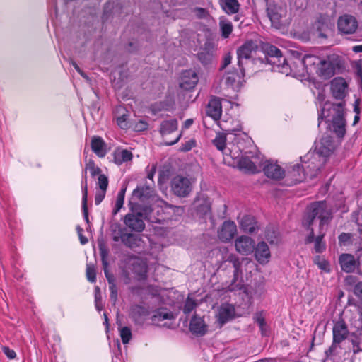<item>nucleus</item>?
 Wrapping results in <instances>:
<instances>
[{
  "label": "nucleus",
  "mask_w": 362,
  "mask_h": 362,
  "mask_svg": "<svg viewBox=\"0 0 362 362\" xmlns=\"http://www.w3.org/2000/svg\"><path fill=\"white\" fill-rule=\"evenodd\" d=\"M299 62L303 66V71L305 70L308 74H313L322 63V58L313 54H305Z\"/></svg>",
  "instance_id": "obj_14"
},
{
  "label": "nucleus",
  "mask_w": 362,
  "mask_h": 362,
  "mask_svg": "<svg viewBox=\"0 0 362 362\" xmlns=\"http://www.w3.org/2000/svg\"><path fill=\"white\" fill-rule=\"evenodd\" d=\"M235 308L229 303L222 304L218 310V322L223 325L235 317Z\"/></svg>",
  "instance_id": "obj_19"
},
{
  "label": "nucleus",
  "mask_w": 362,
  "mask_h": 362,
  "mask_svg": "<svg viewBox=\"0 0 362 362\" xmlns=\"http://www.w3.org/2000/svg\"><path fill=\"white\" fill-rule=\"evenodd\" d=\"M228 261L231 262L233 264V266L234 267V272H233V279L231 282V284L228 286V289L230 291L239 290L241 288V286L239 284H235V282L239 276L242 274V269H241V262L239 260V258L237 257L235 255H230L228 258Z\"/></svg>",
  "instance_id": "obj_24"
},
{
  "label": "nucleus",
  "mask_w": 362,
  "mask_h": 362,
  "mask_svg": "<svg viewBox=\"0 0 362 362\" xmlns=\"http://www.w3.org/2000/svg\"><path fill=\"white\" fill-rule=\"evenodd\" d=\"M197 215L202 218L211 216V202L204 195L197 197L194 201Z\"/></svg>",
  "instance_id": "obj_18"
},
{
  "label": "nucleus",
  "mask_w": 362,
  "mask_h": 362,
  "mask_svg": "<svg viewBox=\"0 0 362 362\" xmlns=\"http://www.w3.org/2000/svg\"><path fill=\"white\" fill-rule=\"evenodd\" d=\"M89 170L92 177H95L96 175L99 176V175H101L100 174V173H101L100 168L99 167L95 166V165L93 160H89V162L86 164V168L84 171V180L82 181L81 187L83 185H84L85 181L86 180L87 181V177H86V173H87L86 170Z\"/></svg>",
  "instance_id": "obj_47"
},
{
  "label": "nucleus",
  "mask_w": 362,
  "mask_h": 362,
  "mask_svg": "<svg viewBox=\"0 0 362 362\" xmlns=\"http://www.w3.org/2000/svg\"><path fill=\"white\" fill-rule=\"evenodd\" d=\"M287 179L290 178L291 185L302 182L305 179V171L303 167L300 164L294 165L291 170H289L287 173Z\"/></svg>",
  "instance_id": "obj_30"
},
{
  "label": "nucleus",
  "mask_w": 362,
  "mask_h": 362,
  "mask_svg": "<svg viewBox=\"0 0 362 362\" xmlns=\"http://www.w3.org/2000/svg\"><path fill=\"white\" fill-rule=\"evenodd\" d=\"M189 330L197 336H204L208 331V327L204 320V317L194 315L189 323Z\"/></svg>",
  "instance_id": "obj_23"
},
{
  "label": "nucleus",
  "mask_w": 362,
  "mask_h": 362,
  "mask_svg": "<svg viewBox=\"0 0 362 362\" xmlns=\"http://www.w3.org/2000/svg\"><path fill=\"white\" fill-rule=\"evenodd\" d=\"M103 268L105 276L107 280L109 286L116 285L115 277L113 274H112L109 272L108 266H106L105 267H103Z\"/></svg>",
  "instance_id": "obj_58"
},
{
  "label": "nucleus",
  "mask_w": 362,
  "mask_h": 362,
  "mask_svg": "<svg viewBox=\"0 0 362 362\" xmlns=\"http://www.w3.org/2000/svg\"><path fill=\"white\" fill-rule=\"evenodd\" d=\"M173 318L174 316L173 313L165 308L157 309L151 317V319L154 322H159L164 320H171Z\"/></svg>",
  "instance_id": "obj_38"
},
{
  "label": "nucleus",
  "mask_w": 362,
  "mask_h": 362,
  "mask_svg": "<svg viewBox=\"0 0 362 362\" xmlns=\"http://www.w3.org/2000/svg\"><path fill=\"white\" fill-rule=\"evenodd\" d=\"M351 325H353L357 331L362 330V309L359 310V317L358 320H354Z\"/></svg>",
  "instance_id": "obj_64"
},
{
  "label": "nucleus",
  "mask_w": 362,
  "mask_h": 362,
  "mask_svg": "<svg viewBox=\"0 0 362 362\" xmlns=\"http://www.w3.org/2000/svg\"><path fill=\"white\" fill-rule=\"evenodd\" d=\"M130 315L135 320H137L140 317L148 315V310L144 306L135 305L132 308Z\"/></svg>",
  "instance_id": "obj_46"
},
{
  "label": "nucleus",
  "mask_w": 362,
  "mask_h": 362,
  "mask_svg": "<svg viewBox=\"0 0 362 362\" xmlns=\"http://www.w3.org/2000/svg\"><path fill=\"white\" fill-rule=\"evenodd\" d=\"M335 148L333 138L329 135L323 136L319 141L315 143V150L313 153H308L305 158L308 160H313V170H320L326 163L327 158L332 153Z\"/></svg>",
  "instance_id": "obj_2"
},
{
  "label": "nucleus",
  "mask_w": 362,
  "mask_h": 362,
  "mask_svg": "<svg viewBox=\"0 0 362 362\" xmlns=\"http://www.w3.org/2000/svg\"><path fill=\"white\" fill-rule=\"evenodd\" d=\"M360 242L358 243V237L356 234L349 233H341L339 237V245L340 246H349L355 245L358 251H362V229L358 230Z\"/></svg>",
  "instance_id": "obj_13"
},
{
  "label": "nucleus",
  "mask_w": 362,
  "mask_h": 362,
  "mask_svg": "<svg viewBox=\"0 0 362 362\" xmlns=\"http://www.w3.org/2000/svg\"><path fill=\"white\" fill-rule=\"evenodd\" d=\"M222 8L228 14H234L239 11L240 4L238 0H223Z\"/></svg>",
  "instance_id": "obj_41"
},
{
  "label": "nucleus",
  "mask_w": 362,
  "mask_h": 362,
  "mask_svg": "<svg viewBox=\"0 0 362 362\" xmlns=\"http://www.w3.org/2000/svg\"><path fill=\"white\" fill-rule=\"evenodd\" d=\"M88 184L86 180L84 185L82 186V211L86 223L89 224L88 211Z\"/></svg>",
  "instance_id": "obj_42"
},
{
  "label": "nucleus",
  "mask_w": 362,
  "mask_h": 362,
  "mask_svg": "<svg viewBox=\"0 0 362 362\" xmlns=\"http://www.w3.org/2000/svg\"><path fill=\"white\" fill-rule=\"evenodd\" d=\"M178 127V121L176 119L163 120L160 125L159 132L162 136L176 131Z\"/></svg>",
  "instance_id": "obj_34"
},
{
  "label": "nucleus",
  "mask_w": 362,
  "mask_h": 362,
  "mask_svg": "<svg viewBox=\"0 0 362 362\" xmlns=\"http://www.w3.org/2000/svg\"><path fill=\"white\" fill-rule=\"evenodd\" d=\"M124 222L128 228L134 231L141 232L145 228L143 214L141 212L127 214L124 216Z\"/></svg>",
  "instance_id": "obj_12"
},
{
  "label": "nucleus",
  "mask_w": 362,
  "mask_h": 362,
  "mask_svg": "<svg viewBox=\"0 0 362 362\" xmlns=\"http://www.w3.org/2000/svg\"><path fill=\"white\" fill-rule=\"evenodd\" d=\"M235 247L238 252L244 255H247L253 252L255 249V243L251 238L242 235L236 239Z\"/></svg>",
  "instance_id": "obj_16"
},
{
  "label": "nucleus",
  "mask_w": 362,
  "mask_h": 362,
  "mask_svg": "<svg viewBox=\"0 0 362 362\" xmlns=\"http://www.w3.org/2000/svg\"><path fill=\"white\" fill-rule=\"evenodd\" d=\"M233 120L231 119L230 121H228V119H225L224 118H221L218 121V126L223 131V132L226 134H235L237 132H240L241 130L240 125L235 122V125H233Z\"/></svg>",
  "instance_id": "obj_33"
},
{
  "label": "nucleus",
  "mask_w": 362,
  "mask_h": 362,
  "mask_svg": "<svg viewBox=\"0 0 362 362\" xmlns=\"http://www.w3.org/2000/svg\"><path fill=\"white\" fill-rule=\"evenodd\" d=\"M339 262L341 269L345 272L351 273L356 269L357 261H356L354 256L351 254L341 255Z\"/></svg>",
  "instance_id": "obj_26"
},
{
  "label": "nucleus",
  "mask_w": 362,
  "mask_h": 362,
  "mask_svg": "<svg viewBox=\"0 0 362 362\" xmlns=\"http://www.w3.org/2000/svg\"><path fill=\"white\" fill-rule=\"evenodd\" d=\"M314 263L317 264L320 269L327 272H329V262L325 259H322L320 256L317 255L315 257Z\"/></svg>",
  "instance_id": "obj_53"
},
{
  "label": "nucleus",
  "mask_w": 362,
  "mask_h": 362,
  "mask_svg": "<svg viewBox=\"0 0 362 362\" xmlns=\"http://www.w3.org/2000/svg\"><path fill=\"white\" fill-rule=\"evenodd\" d=\"M129 269L139 279H144L146 277L148 266L142 259L133 257L129 259Z\"/></svg>",
  "instance_id": "obj_11"
},
{
  "label": "nucleus",
  "mask_w": 362,
  "mask_h": 362,
  "mask_svg": "<svg viewBox=\"0 0 362 362\" xmlns=\"http://www.w3.org/2000/svg\"><path fill=\"white\" fill-rule=\"evenodd\" d=\"M240 226L244 232L250 234L253 233L257 228L255 220L251 216H244L240 221Z\"/></svg>",
  "instance_id": "obj_36"
},
{
  "label": "nucleus",
  "mask_w": 362,
  "mask_h": 362,
  "mask_svg": "<svg viewBox=\"0 0 362 362\" xmlns=\"http://www.w3.org/2000/svg\"><path fill=\"white\" fill-rule=\"evenodd\" d=\"M194 183V179L182 175H177L170 180V192L179 198L188 197L192 191Z\"/></svg>",
  "instance_id": "obj_3"
},
{
  "label": "nucleus",
  "mask_w": 362,
  "mask_h": 362,
  "mask_svg": "<svg viewBox=\"0 0 362 362\" xmlns=\"http://www.w3.org/2000/svg\"><path fill=\"white\" fill-rule=\"evenodd\" d=\"M197 82V74L194 71L189 70L183 73L180 86L185 89H190L194 88Z\"/></svg>",
  "instance_id": "obj_31"
},
{
  "label": "nucleus",
  "mask_w": 362,
  "mask_h": 362,
  "mask_svg": "<svg viewBox=\"0 0 362 362\" xmlns=\"http://www.w3.org/2000/svg\"><path fill=\"white\" fill-rule=\"evenodd\" d=\"M337 25L341 33L344 34H351L356 30L358 22L355 17L346 14L339 18Z\"/></svg>",
  "instance_id": "obj_10"
},
{
  "label": "nucleus",
  "mask_w": 362,
  "mask_h": 362,
  "mask_svg": "<svg viewBox=\"0 0 362 362\" xmlns=\"http://www.w3.org/2000/svg\"><path fill=\"white\" fill-rule=\"evenodd\" d=\"M265 175L273 180H280L284 176V170L276 163L267 160L263 167Z\"/></svg>",
  "instance_id": "obj_20"
},
{
  "label": "nucleus",
  "mask_w": 362,
  "mask_h": 362,
  "mask_svg": "<svg viewBox=\"0 0 362 362\" xmlns=\"http://www.w3.org/2000/svg\"><path fill=\"white\" fill-rule=\"evenodd\" d=\"M109 289L110 291V300L112 302L113 304H115V303L117 300V295H118L117 285L109 286Z\"/></svg>",
  "instance_id": "obj_61"
},
{
  "label": "nucleus",
  "mask_w": 362,
  "mask_h": 362,
  "mask_svg": "<svg viewBox=\"0 0 362 362\" xmlns=\"http://www.w3.org/2000/svg\"><path fill=\"white\" fill-rule=\"evenodd\" d=\"M214 52L213 43L207 41L197 54V59L202 64L208 65L211 63L214 59Z\"/></svg>",
  "instance_id": "obj_17"
},
{
  "label": "nucleus",
  "mask_w": 362,
  "mask_h": 362,
  "mask_svg": "<svg viewBox=\"0 0 362 362\" xmlns=\"http://www.w3.org/2000/svg\"><path fill=\"white\" fill-rule=\"evenodd\" d=\"M117 114L119 115L117 116V125L122 129H127L130 127L129 123L128 122V116L127 110H126L123 107H118L117 108Z\"/></svg>",
  "instance_id": "obj_37"
},
{
  "label": "nucleus",
  "mask_w": 362,
  "mask_h": 362,
  "mask_svg": "<svg viewBox=\"0 0 362 362\" xmlns=\"http://www.w3.org/2000/svg\"><path fill=\"white\" fill-rule=\"evenodd\" d=\"M253 251H255V256L257 260L260 264H264L268 262V259L270 257V251L266 243L263 241L259 243Z\"/></svg>",
  "instance_id": "obj_29"
},
{
  "label": "nucleus",
  "mask_w": 362,
  "mask_h": 362,
  "mask_svg": "<svg viewBox=\"0 0 362 362\" xmlns=\"http://www.w3.org/2000/svg\"><path fill=\"white\" fill-rule=\"evenodd\" d=\"M219 26L221 31V35L224 38L229 37L233 31V25L230 21L227 20L225 17L220 18Z\"/></svg>",
  "instance_id": "obj_44"
},
{
  "label": "nucleus",
  "mask_w": 362,
  "mask_h": 362,
  "mask_svg": "<svg viewBox=\"0 0 362 362\" xmlns=\"http://www.w3.org/2000/svg\"><path fill=\"white\" fill-rule=\"evenodd\" d=\"M90 146L98 156L103 158L106 155L105 143L101 137L94 136L91 139Z\"/></svg>",
  "instance_id": "obj_32"
},
{
  "label": "nucleus",
  "mask_w": 362,
  "mask_h": 362,
  "mask_svg": "<svg viewBox=\"0 0 362 362\" xmlns=\"http://www.w3.org/2000/svg\"><path fill=\"white\" fill-rule=\"evenodd\" d=\"M332 217V211L325 201L315 202L306 209L302 225L309 234L305 243H314L316 253H322L326 249V243L322 240L325 235L324 228L329 223Z\"/></svg>",
  "instance_id": "obj_1"
},
{
  "label": "nucleus",
  "mask_w": 362,
  "mask_h": 362,
  "mask_svg": "<svg viewBox=\"0 0 362 362\" xmlns=\"http://www.w3.org/2000/svg\"><path fill=\"white\" fill-rule=\"evenodd\" d=\"M257 46L252 41H247L237 49L238 65L241 70L242 75H245L244 65L247 64L252 53L255 52Z\"/></svg>",
  "instance_id": "obj_6"
},
{
  "label": "nucleus",
  "mask_w": 362,
  "mask_h": 362,
  "mask_svg": "<svg viewBox=\"0 0 362 362\" xmlns=\"http://www.w3.org/2000/svg\"><path fill=\"white\" fill-rule=\"evenodd\" d=\"M337 65L334 56L322 58V63L317 66L315 74L323 79H329L335 74Z\"/></svg>",
  "instance_id": "obj_7"
},
{
  "label": "nucleus",
  "mask_w": 362,
  "mask_h": 362,
  "mask_svg": "<svg viewBox=\"0 0 362 362\" xmlns=\"http://www.w3.org/2000/svg\"><path fill=\"white\" fill-rule=\"evenodd\" d=\"M360 281H358V278L354 275H348L344 279V285L346 289L349 291H353L354 288L358 286Z\"/></svg>",
  "instance_id": "obj_50"
},
{
  "label": "nucleus",
  "mask_w": 362,
  "mask_h": 362,
  "mask_svg": "<svg viewBox=\"0 0 362 362\" xmlns=\"http://www.w3.org/2000/svg\"><path fill=\"white\" fill-rule=\"evenodd\" d=\"M86 277L91 283H94L96 281V271L95 266L92 264H86Z\"/></svg>",
  "instance_id": "obj_54"
},
{
  "label": "nucleus",
  "mask_w": 362,
  "mask_h": 362,
  "mask_svg": "<svg viewBox=\"0 0 362 362\" xmlns=\"http://www.w3.org/2000/svg\"><path fill=\"white\" fill-rule=\"evenodd\" d=\"M206 115L211 117L213 119L219 121L221 119V117L222 112L221 100L217 98L211 99L206 106Z\"/></svg>",
  "instance_id": "obj_25"
},
{
  "label": "nucleus",
  "mask_w": 362,
  "mask_h": 362,
  "mask_svg": "<svg viewBox=\"0 0 362 362\" xmlns=\"http://www.w3.org/2000/svg\"><path fill=\"white\" fill-rule=\"evenodd\" d=\"M119 334L122 343L126 344L129 342L132 339V331L128 327H123L119 329Z\"/></svg>",
  "instance_id": "obj_52"
},
{
  "label": "nucleus",
  "mask_w": 362,
  "mask_h": 362,
  "mask_svg": "<svg viewBox=\"0 0 362 362\" xmlns=\"http://www.w3.org/2000/svg\"><path fill=\"white\" fill-rule=\"evenodd\" d=\"M238 165L240 169H244L252 173H255L258 171L254 162L247 157H242L238 161Z\"/></svg>",
  "instance_id": "obj_43"
},
{
  "label": "nucleus",
  "mask_w": 362,
  "mask_h": 362,
  "mask_svg": "<svg viewBox=\"0 0 362 362\" xmlns=\"http://www.w3.org/2000/svg\"><path fill=\"white\" fill-rule=\"evenodd\" d=\"M126 228H122L118 223H112L110 226V231L112 239L114 242H119L123 234L127 231Z\"/></svg>",
  "instance_id": "obj_39"
},
{
  "label": "nucleus",
  "mask_w": 362,
  "mask_h": 362,
  "mask_svg": "<svg viewBox=\"0 0 362 362\" xmlns=\"http://www.w3.org/2000/svg\"><path fill=\"white\" fill-rule=\"evenodd\" d=\"M264 236L270 244H276L279 241L278 233L273 227L267 228Z\"/></svg>",
  "instance_id": "obj_49"
},
{
  "label": "nucleus",
  "mask_w": 362,
  "mask_h": 362,
  "mask_svg": "<svg viewBox=\"0 0 362 362\" xmlns=\"http://www.w3.org/2000/svg\"><path fill=\"white\" fill-rule=\"evenodd\" d=\"M331 92L335 99L345 103L344 99L348 93V83L345 79L341 77L334 78L331 81Z\"/></svg>",
  "instance_id": "obj_9"
},
{
  "label": "nucleus",
  "mask_w": 362,
  "mask_h": 362,
  "mask_svg": "<svg viewBox=\"0 0 362 362\" xmlns=\"http://www.w3.org/2000/svg\"><path fill=\"white\" fill-rule=\"evenodd\" d=\"M272 65L271 71H278L288 76L291 71V66L288 63L286 57L282 54L279 57H274L266 62Z\"/></svg>",
  "instance_id": "obj_15"
},
{
  "label": "nucleus",
  "mask_w": 362,
  "mask_h": 362,
  "mask_svg": "<svg viewBox=\"0 0 362 362\" xmlns=\"http://www.w3.org/2000/svg\"><path fill=\"white\" fill-rule=\"evenodd\" d=\"M346 103L339 102L333 105L335 115L332 118L334 132L339 138H343L346 134V121L344 119V106Z\"/></svg>",
  "instance_id": "obj_4"
},
{
  "label": "nucleus",
  "mask_w": 362,
  "mask_h": 362,
  "mask_svg": "<svg viewBox=\"0 0 362 362\" xmlns=\"http://www.w3.org/2000/svg\"><path fill=\"white\" fill-rule=\"evenodd\" d=\"M196 305L197 304L194 300L190 298H187L185 303L183 313L187 315L189 314L194 309Z\"/></svg>",
  "instance_id": "obj_55"
},
{
  "label": "nucleus",
  "mask_w": 362,
  "mask_h": 362,
  "mask_svg": "<svg viewBox=\"0 0 362 362\" xmlns=\"http://www.w3.org/2000/svg\"><path fill=\"white\" fill-rule=\"evenodd\" d=\"M196 145L194 139H189L184 144H182L180 151L182 152H187L190 151Z\"/></svg>",
  "instance_id": "obj_59"
},
{
  "label": "nucleus",
  "mask_w": 362,
  "mask_h": 362,
  "mask_svg": "<svg viewBox=\"0 0 362 362\" xmlns=\"http://www.w3.org/2000/svg\"><path fill=\"white\" fill-rule=\"evenodd\" d=\"M267 12L272 25L276 28H280L283 25L282 18L286 14V8L270 4L267 8Z\"/></svg>",
  "instance_id": "obj_8"
},
{
  "label": "nucleus",
  "mask_w": 362,
  "mask_h": 362,
  "mask_svg": "<svg viewBox=\"0 0 362 362\" xmlns=\"http://www.w3.org/2000/svg\"><path fill=\"white\" fill-rule=\"evenodd\" d=\"M99 252L101 257V261L103 267H105L106 266H109V262L107 261V257L109 254L108 249L105 247L104 244L100 243L98 245Z\"/></svg>",
  "instance_id": "obj_51"
},
{
  "label": "nucleus",
  "mask_w": 362,
  "mask_h": 362,
  "mask_svg": "<svg viewBox=\"0 0 362 362\" xmlns=\"http://www.w3.org/2000/svg\"><path fill=\"white\" fill-rule=\"evenodd\" d=\"M332 332L333 342L326 351L327 355L334 354L337 347L347 338L349 330L344 320L337 321L333 327Z\"/></svg>",
  "instance_id": "obj_5"
},
{
  "label": "nucleus",
  "mask_w": 362,
  "mask_h": 362,
  "mask_svg": "<svg viewBox=\"0 0 362 362\" xmlns=\"http://www.w3.org/2000/svg\"><path fill=\"white\" fill-rule=\"evenodd\" d=\"M237 228L233 221H226L223 222L221 229L218 232L219 239L223 242H228L232 240L236 233Z\"/></svg>",
  "instance_id": "obj_21"
},
{
  "label": "nucleus",
  "mask_w": 362,
  "mask_h": 362,
  "mask_svg": "<svg viewBox=\"0 0 362 362\" xmlns=\"http://www.w3.org/2000/svg\"><path fill=\"white\" fill-rule=\"evenodd\" d=\"M232 61V56L230 52L227 53L223 60V63L220 67V71H223L230 63Z\"/></svg>",
  "instance_id": "obj_63"
},
{
  "label": "nucleus",
  "mask_w": 362,
  "mask_h": 362,
  "mask_svg": "<svg viewBox=\"0 0 362 362\" xmlns=\"http://www.w3.org/2000/svg\"><path fill=\"white\" fill-rule=\"evenodd\" d=\"M108 183H109L108 178L105 175H104V174L99 175L98 178V185L99 189L107 190V187H108Z\"/></svg>",
  "instance_id": "obj_56"
},
{
  "label": "nucleus",
  "mask_w": 362,
  "mask_h": 362,
  "mask_svg": "<svg viewBox=\"0 0 362 362\" xmlns=\"http://www.w3.org/2000/svg\"><path fill=\"white\" fill-rule=\"evenodd\" d=\"M152 188L147 185L137 187L132 192L131 200L129 202L131 210H132V204L136 201L144 202L151 196Z\"/></svg>",
  "instance_id": "obj_22"
},
{
  "label": "nucleus",
  "mask_w": 362,
  "mask_h": 362,
  "mask_svg": "<svg viewBox=\"0 0 362 362\" xmlns=\"http://www.w3.org/2000/svg\"><path fill=\"white\" fill-rule=\"evenodd\" d=\"M213 144L218 150L223 151L226 148V134L223 132H218L214 139L212 141Z\"/></svg>",
  "instance_id": "obj_48"
},
{
  "label": "nucleus",
  "mask_w": 362,
  "mask_h": 362,
  "mask_svg": "<svg viewBox=\"0 0 362 362\" xmlns=\"http://www.w3.org/2000/svg\"><path fill=\"white\" fill-rule=\"evenodd\" d=\"M133 155L131 151L123 149L122 151H115L114 153V160L117 165H121L124 162L132 160Z\"/></svg>",
  "instance_id": "obj_40"
},
{
  "label": "nucleus",
  "mask_w": 362,
  "mask_h": 362,
  "mask_svg": "<svg viewBox=\"0 0 362 362\" xmlns=\"http://www.w3.org/2000/svg\"><path fill=\"white\" fill-rule=\"evenodd\" d=\"M245 75H242L241 70L238 71L237 70L233 71H226L223 79L224 80L225 84L231 88H234L235 86V83L238 80H240Z\"/></svg>",
  "instance_id": "obj_35"
},
{
  "label": "nucleus",
  "mask_w": 362,
  "mask_h": 362,
  "mask_svg": "<svg viewBox=\"0 0 362 362\" xmlns=\"http://www.w3.org/2000/svg\"><path fill=\"white\" fill-rule=\"evenodd\" d=\"M95 308L100 311L103 309L102 305V296L100 290L98 286H96L95 288Z\"/></svg>",
  "instance_id": "obj_57"
},
{
  "label": "nucleus",
  "mask_w": 362,
  "mask_h": 362,
  "mask_svg": "<svg viewBox=\"0 0 362 362\" xmlns=\"http://www.w3.org/2000/svg\"><path fill=\"white\" fill-rule=\"evenodd\" d=\"M120 241L127 247L130 249H135L140 247L142 243V239L138 234L132 233H128L126 231L125 234H123Z\"/></svg>",
  "instance_id": "obj_27"
},
{
  "label": "nucleus",
  "mask_w": 362,
  "mask_h": 362,
  "mask_svg": "<svg viewBox=\"0 0 362 362\" xmlns=\"http://www.w3.org/2000/svg\"><path fill=\"white\" fill-rule=\"evenodd\" d=\"M107 190L99 189L96 192L95 196V204L99 205L105 197Z\"/></svg>",
  "instance_id": "obj_60"
},
{
  "label": "nucleus",
  "mask_w": 362,
  "mask_h": 362,
  "mask_svg": "<svg viewBox=\"0 0 362 362\" xmlns=\"http://www.w3.org/2000/svg\"><path fill=\"white\" fill-rule=\"evenodd\" d=\"M262 50L264 53V58L259 57L258 59H255V61H259L261 63H266L269 61L270 59H273L274 57H279L282 54L279 49L276 46L268 43L262 45Z\"/></svg>",
  "instance_id": "obj_28"
},
{
  "label": "nucleus",
  "mask_w": 362,
  "mask_h": 362,
  "mask_svg": "<svg viewBox=\"0 0 362 362\" xmlns=\"http://www.w3.org/2000/svg\"><path fill=\"white\" fill-rule=\"evenodd\" d=\"M352 292L358 298L360 303L362 304V281L354 288Z\"/></svg>",
  "instance_id": "obj_62"
},
{
  "label": "nucleus",
  "mask_w": 362,
  "mask_h": 362,
  "mask_svg": "<svg viewBox=\"0 0 362 362\" xmlns=\"http://www.w3.org/2000/svg\"><path fill=\"white\" fill-rule=\"evenodd\" d=\"M126 190H127V187L124 186V187H122L121 189L119 190V192H118V194L117 196L116 202H115V206L112 211L113 215H116L119 211V210L122 208L124 202Z\"/></svg>",
  "instance_id": "obj_45"
}]
</instances>
